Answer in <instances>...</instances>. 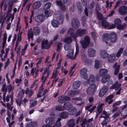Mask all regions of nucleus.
Here are the masks:
<instances>
[{
	"instance_id": "obj_35",
	"label": "nucleus",
	"mask_w": 127,
	"mask_h": 127,
	"mask_svg": "<svg viewBox=\"0 0 127 127\" xmlns=\"http://www.w3.org/2000/svg\"><path fill=\"white\" fill-rule=\"evenodd\" d=\"M48 43V41L47 40H46L45 41L41 43V48L42 49H47L45 46H47Z\"/></svg>"
},
{
	"instance_id": "obj_3",
	"label": "nucleus",
	"mask_w": 127,
	"mask_h": 127,
	"mask_svg": "<svg viewBox=\"0 0 127 127\" xmlns=\"http://www.w3.org/2000/svg\"><path fill=\"white\" fill-rule=\"evenodd\" d=\"M119 14L121 15H124L127 14V6H122L120 7L118 9Z\"/></svg>"
},
{
	"instance_id": "obj_50",
	"label": "nucleus",
	"mask_w": 127,
	"mask_h": 127,
	"mask_svg": "<svg viewBox=\"0 0 127 127\" xmlns=\"http://www.w3.org/2000/svg\"><path fill=\"white\" fill-rule=\"evenodd\" d=\"M7 87L9 93H10L11 91H13V88L11 84L8 85Z\"/></svg>"
},
{
	"instance_id": "obj_34",
	"label": "nucleus",
	"mask_w": 127,
	"mask_h": 127,
	"mask_svg": "<svg viewBox=\"0 0 127 127\" xmlns=\"http://www.w3.org/2000/svg\"><path fill=\"white\" fill-rule=\"evenodd\" d=\"M123 50V48L122 47L120 48L117 53L116 56L118 58L120 56L122 53Z\"/></svg>"
},
{
	"instance_id": "obj_12",
	"label": "nucleus",
	"mask_w": 127,
	"mask_h": 127,
	"mask_svg": "<svg viewBox=\"0 0 127 127\" xmlns=\"http://www.w3.org/2000/svg\"><path fill=\"white\" fill-rule=\"evenodd\" d=\"M95 51L92 48H89L88 50V55L90 57H94L95 55Z\"/></svg>"
},
{
	"instance_id": "obj_60",
	"label": "nucleus",
	"mask_w": 127,
	"mask_h": 127,
	"mask_svg": "<svg viewBox=\"0 0 127 127\" xmlns=\"http://www.w3.org/2000/svg\"><path fill=\"white\" fill-rule=\"evenodd\" d=\"M115 85H116L115 86V90H117L121 86V84H115Z\"/></svg>"
},
{
	"instance_id": "obj_25",
	"label": "nucleus",
	"mask_w": 127,
	"mask_h": 127,
	"mask_svg": "<svg viewBox=\"0 0 127 127\" xmlns=\"http://www.w3.org/2000/svg\"><path fill=\"white\" fill-rule=\"evenodd\" d=\"M109 35L108 33H104L102 36L103 40V41H108L109 38Z\"/></svg>"
},
{
	"instance_id": "obj_20",
	"label": "nucleus",
	"mask_w": 127,
	"mask_h": 127,
	"mask_svg": "<svg viewBox=\"0 0 127 127\" xmlns=\"http://www.w3.org/2000/svg\"><path fill=\"white\" fill-rule=\"evenodd\" d=\"M33 32L35 35H38L40 33V29L38 27H35L33 29Z\"/></svg>"
},
{
	"instance_id": "obj_8",
	"label": "nucleus",
	"mask_w": 127,
	"mask_h": 127,
	"mask_svg": "<svg viewBox=\"0 0 127 127\" xmlns=\"http://www.w3.org/2000/svg\"><path fill=\"white\" fill-rule=\"evenodd\" d=\"M74 53V50L73 49H71L67 52V54L66 55L70 59L72 60H74L76 59V58L77 56V55H74L73 57V55Z\"/></svg>"
},
{
	"instance_id": "obj_39",
	"label": "nucleus",
	"mask_w": 127,
	"mask_h": 127,
	"mask_svg": "<svg viewBox=\"0 0 127 127\" xmlns=\"http://www.w3.org/2000/svg\"><path fill=\"white\" fill-rule=\"evenodd\" d=\"M76 64H74V65H73V66H72L70 69V70L69 71L68 73V75H69L70 74H71L70 76H71L74 73V72L75 70H74L72 73V72L73 70V69L76 66Z\"/></svg>"
},
{
	"instance_id": "obj_49",
	"label": "nucleus",
	"mask_w": 127,
	"mask_h": 127,
	"mask_svg": "<svg viewBox=\"0 0 127 127\" xmlns=\"http://www.w3.org/2000/svg\"><path fill=\"white\" fill-rule=\"evenodd\" d=\"M74 32H75L74 30L72 28H70L68 30L67 33L68 35H69Z\"/></svg>"
},
{
	"instance_id": "obj_40",
	"label": "nucleus",
	"mask_w": 127,
	"mask_h": 127,
	"mask_svg": "<svg viewBox=\"0 0 127 127\" xmlns=\"http://www.w3.org/2000/svg\"><path fill=\"white\" fill-rule=\"evenodd\" d=\"M24 93V91L23 89H22L21 91L19 92L18 95V97L19 98L22 99L23 97Z\"/></svg>"
},
{
	"instance_id": "obj_14",
	"label": "nucleus",
	"mask_w": 127,
	"mask_h": 127,
	"mask_svg": "<svg viewBox=\"0 0 127 127\" xmlns=\"http://www.w3.org/2000/svg\"><path fill=\"white\" fill-rule=\"evenodd\" d=\"M80 84V82L79 81H75L73 84L72 88L74 89H77L79 87Z\"/></svg>"
},
{
	"instance_id": "obj_31",
	"label": "nucleus",
	"mask_w": 127,
	"mask_h": 127,
	"mask_svg": "<svg viewBox=\"0 0 127 127\" xmlns=\"http://www.w3.org/2000/svg\"><path fill=\"white\" fill-rule=\"evenodd\" d=\"M13 2H11V3L9 5L8 8V11L7 13V16H8V13L10 12L12 10V7L13 6Z\"/></svg>"
},
{
	"instance_id": "obj_63",
	"label": "nucleus",
	"mask_w": 127,
	"mask_h": 127,
	"mask_svg": "<svg viewBox=\"0 0 127 127\" xmlns=\"http://www.w3.org/2000/svg\"><path fill=\"white\" fill-rule=\"evenodd\" d=\"M8 7V3L5 2L4 4V6H3L4 11H5L6 10V8Z\"/></svg>"
},
{
	"instance_id": "obj_59",
	"label": "nucleus",
	"mask_w": 127,
	"mask_h": 127,
	"mask_svg": "<svg viewBox=\"0 0 127 127\" xmlns=\"http://www.w3.org/2000/svg\"><path fill=\"white\" fill-rule=\"evenodd\" d=\"M33 33L32 32V28L28 29V35H31V34H33Z\"/></svg>"
},
{
	"instance_id": "obj_4",
	"label": "nucleus",
	"mask_w": 127,
	"mask_h": 127,
	"mask_svg": "<svg viewBox=\"0 0 127 127\" xmlns=\"http://www.w3.org/2000/svg\"><path fill=\"white\" fill-rule=\"evenodd\" d=\"M117 37V35L114 32H112L109 34V39L110 42L112 43H114L116 42Z\"/></svg>"
},
{
	"instance_id": "obj_62",
	"label": "nucleus",
	"mask_w": 127,
	"mask_h": 127,
	"mask_svg": "<svg viewBox=\"0 0 127 127\" xmlns=\"http://www.w3.org/2000/svg\"><path fill=\"white\" fill-rule=\"evenodd\" d=\"M74 111L73 109H71L70 111V114L71 115H74L75 114V112Z\"/></svg>"
},
{
	"instance_id": "obj_38",
	"label": "nucleus",
	"mask_w": 127,
	"mask_h": 127,
	"mask_svg": "<svg viewBox=\"0 0 127 127\" xmlns=\"http://www.w3.org/2000/svg\"><path fill=\"white\" fill-rule=\"evenodd\" d=\"M51 5V4L49 2L47 3L43 6V9L45 10H46L49 8Z\"/></svg>"
},
{
	"instance_id": "obj_46",
	"label": "nucleus",
	"mask_w": 127,
	"mask_h": 127,
	"mask_svg": "<svg viewBox=\"0 0 127 127\" xmlns=\"http://www.w3.org/2000/svg\"><path fill=\"white\" fill-rule=\"evenodd\" d=\"M122 112H121V110H120L118 111L117 112L113 115V117L115 118L117 116H119L120 114Z\"/></svg>"
},
{
	"instance_id": "obj_27",
	"label": "nucleus",
	"mask_w": 127,
	"mask_h": 127,
	"mask_svg": "<svg viewBox=\"0 0 127 127\" xmlns=\"http://www.w3.org/2000/svg\"><path fill=\"white\" fill-rule=\"evenodd\" d=\"M52 11L46 10L44 12V13L47 17H48L50 16L52 14Z\"/></svg>"
},
{
	"instance_id": "obj_16",
	"label": "nucleus",
	"mask_w": 127,
	"mask_h": 127,
	"mask_svg": "<svg viewBox=\"0 0 127 127\" xmlns=\"http://www.w3.org/2000/svg\"><path fill=\"white\" fill-rule=\"evenodd\" d=\"M107 72L108 71L106 69L102 68L99 71V74L100 76H103L106 75Z\"/></svg>"
},
{
	"instance_id": "obj_21",
	"label": "nucleus",
	"mask_w": 127,
	"mask_h": 127,
	"mask_svg": "<svg viewBox=\"0 0 127 127\" xmlns=\"http://www.w3.org/2000/svg\"><path fill=\"white\" fill-rule=\"evenodd\" d=\"M51 24L54 27H58L59 25V23L58 20H54L51 22Z\"/></svg>"
},
{
	"instance_id": "obj_32",
	"label": "nucleus",
	"mask_w": 127,
	"mask_h": 127,
	"mask_svg": "<svg viewBox=\"0 0 127 127\" xmlns=\"http://www.w3.org/2000/svg\"><path fill=\"white\" fill-rule=\"evenodd\" d=\"M95 6V2L94 0H92L88 5V8L90 9H93Z\"/></svg>"
},
{
	"instance_id": "obj_1",
	"label": "nucleus",
	"mask_w": 127,
	"mask_h": 127,
	"mask_svg": "<svg viewBox=\"0 0 127 127\" xmlns=\"http://www.w3.org/2000/svg\"><path fill=\"white\" fill-rule=\"evenodd\" d=\"M88 81L90 86L87 90V93L88 95H93L95 92L97 88L96 85L94 83L95 82V76L92 75H90Z\"/></svg>"
},
{
	"instance_id": "obj_13",
	"label": "nucleus",
	"mask_w": 127,
	"mask_h": 127,
	"mask_svg": "<svg viewBox=\"0 0 127 127\" xmlns=\"http://www.w3.org/2000/svg\"><path fill=\"white\" fill-rule=\"evenodd\" d=\"M64 1V0H57L56 1V4L57 5L59 6L61 10L63 11H64V5L62 1Z\"/></svg>"
},
{
	"instance_id": "obj_19",
	"label": "nucleus",
	"mask_w": 127,
	"mask_h": 127,
	"mask_svg": "<svg viewBox=\"0 0 127 127\" xmlns=\"http://www.w3.org/2000/svg\"><path fill=\"white\" fill-rule=\"evenodd\" d=\"M68 127H74L75 124L73 120L71 119L68 121L67 123Z\"/></svg>"
},
{
	"instance_id": "obj_22",
	"label": "nucleus",
	"mask_w": 127,
	"mask_h": 127,
	"mask_svg": "<svg viewBox=\"0 0 127 127\" xmlns=\"http://www.w3.org/2000/svg\"><path fill=\"white\" fill-rule=\"evenodd\" d=\"M115 59V57L112 54L110 55L108 59V62L112 63H113Z\"/></svg>"
},
{
	"instance_id": "obj_23",
	"label": "nucleus",
	"mask_w": 127,
	"mask_h": 127,
	"mask_svg": "<svg viewBox=\"0 0 127 127\" xmlns=\"http://www.w3.org/2000/svg\"><path fill=\"white\" fill-rule=\"evenodd\" d=\"M101 24L102 26L104 28H107L109 26V23L106 20H103L101 22Z\"/></svg>"
},
{
	"instance_id": "obj_51",
	"label": "nucleus",
	"mask_w": 127,
	"mask_h": 127,
	"mask_svg": "<svg viewBox=\"0 0 127 127\" xmlns=\"http://www.w3.org/2000/svg\"><path fill=\"white\" fill-rule=\"evenodd\" d=\"M97 18L99 20H101L103 19V16L101 13L97 15Z\"/></svg>"
},
{
	"instance_id": "obj_36",
	"label": "nucleus",
	"mask_w": 127,
	"mask_h": 127,
	"mask_svg": "<svg viewBox=\"0 0 127 127\" xmlns=\"http://www.w3.org/2000/svg\"><path fill=\"white\" fill-rule=\"evenodd\" d=\"M117 28L119 30H123L126 27V24L124 25L120 24L118 26H116Z\"/></svg>"
},
{
	"instance_id": "obj_30",
	"label": "nucleus",
	"mask_w": 127,
	"mask_h": 127,
	"mask_svg": "<svg viewBox=\"0 0 127 127\" xmlns=\"http://www.w3.org/2000/svg\"><path fill=\"white\" fill-rule=\"evenodd\" d=\"M76 91H75L72 90L69 91L68 93V96L70 97H73L75 95L76 93Z\"/></svg>"
},
{
	"instance_id": "obj_18",
	"label": "nucleus",
	"mask_w": 127,
	"mask_h": 127,
	"mask_svg": "<svg viewBox=\"0 0 127 127\" xmlns=\"http://www.w3.org/2000/svg\"><path fill=\"white\" fill-rule=\"evenodd\" d=\"M110 77L109 75H107L102 77L101 80V82L103 83H105L110 78Z\"/></svg>"
},
{
	"instance_id": "obj_37",
	"label": "nucleus",
	"mask_w": 127,
	"mask_h": 127,
	"mask_svg": "<svg viewBox=\"0 0 127 127\" xmlns=\"http://www.w3.org/2000/svg\"><path fill=\"white\" fill-rule=\"evenodd\" d=\"M81 22V24L83 26H85L86 23V19L85 16H83L82 17Z\"/></svg>"
},
{
	"instance_id": "obj_61",
	"label": "nucleus",
	"mask_w": 127,
	"mask_h": 127,
	"mask_svg": "<svg viewBox=\"0 0 127 127\" xmlns=\"http://www.w3.org/2000/svg\"><path fill=\"white\" fill-rule=\"evenodd\" d=\"M71 100L70 98L67 96H64V101H70Z\"/></svg>"
},
{
	"instance_id": "obj_29",
	"label": "nucleus",
	"mask_w": 127,
	"mask_h": 127,
	"mask_svg": "<svg viewBox=\"0 0 127 127\" xmlns=\"http://www.w3.org/2000/svg\"><path fill=\"white\" fill-rule=\"evenodd\" d=\"M114 23L116 25L118 26L120 24H121L122 22L120 19L116 18L115 19Z\"/></svg>"
},
{
	"instance_id": "obj_44",
	"label": "nucleus",
	"mask_w": 127,
	"mask_h": 127,
	"mask_svg": "<svg viewBox=\"0 0 127 127\" xmlns=\"http://www.w3.org/2000/svg\"><path fill=\"white\" fill-rule=\"evenodd\" d=\"M120 66L119 65H118L116 68H115L114 74L115 75H117L119 72Z\"/></svg>"
},
{
	"instance_id": "obj_54",
	"label": "nucleus",
	"mask_w": 127,
	"mask_h": 127,
	"mask_svg": "<svg viewBox=\"0 0 127 127\" xmlns=\"http://www.w3.org/2000/svg\"><path fill=\"white\" fill-rule=\"evenodd\" d=\"M107 120L104 119V120L101 123V124L102 126H104V125H105V126H106L107 125V123L109 121L108 120L107 121Z\"/></svg>"
},
{
	"instance_id": "obj_28",
	"label": "nucleus",
	"mask_w": 127,
	"mask_h": 127,
	"mask_svg": "<svg viewBox=\"0 0 127 127\" xmlns=\"http://www.w3.org/2000/svg\"><path fill=\"white\" fill-rule=\"evenodd\" d=\"M30 107L31 108L34 107L35 105L37 103V100H36L33 101L31 100H30Z\"/></svg>"
},
{
	"instance_id": "obj_55",
	"label": "nucleus",
	"mask_w": 127,
	"mask_h": 127,
	"mask_svg": "<svg viewBox=\"0 0 127 127\" xmlns=\"http://www.w3.org/2000/svg\"><path fill=\"white\" fill-rule=\"evenodd\" d=\"M56 109L57 110L62 111L63 110L64 107L60 106H58L56 107Z\"/></svg>"
},
{
	"instance_id": "obj_42",
	"label": "nucleus",
	"mask_w": 127,
	"mask_h": 127,
	"mask_svg": "<svg viewBox=\"0 0 127 127\" xmlns=\"http://www.w3.org/2000/svg\"><path fill=\"white\" fill-rule=\"evenodd\" d=\"M58 102L60 103H63L64 102V96L63 95L60 96L58 98Z\"/></svg>"
},
{
	"instance_id": "obj_7",
	"label": "nucleus",
	"mask_w": 127,
	"mask_h": 127,
	"mask_svg": "<svg viewBox=\"0 0 127 127\" xmlns=\"http://www.w3.org/2000/svg\"><path fill=\"white\" fill-rule=\"evenodd\" d=\"M87 72V70L86 68H84L81 69L80 72L81 77L85 79H87L88 78Z\"/></svg>"
},
{
	"instance_id": "obj_52",
	"label": "nucleus",
	"mask_w": 127,
	"mask_h": 127,
	"mask_svg": "<svg viewBox=\"0 0 127 127\" xmlns=\"http://www.w3.org/2000/svg\"><path fill=\"white\" fill-rule=\"evenodd\" d=\"M121 103V101H119L115 102L112 105V106L113 107H114L117 105H120Z\"/></svg>"
},
{
	"instance_id": "obj_6",
	"label": "nucleus",
	"mask_w": 127,
	"mask_h": 127,
	"mask_svg": "<svg viewBox=\"0 0 127 127\" xmlns=\"http://www.w3.org/2000/svg\"><path fill=\"white\" fill-rule=\"evenodd\" d=\"M45 16L42 14L39 15L35 18V21L38 23H41L43 22L45 20Z\"/></svg>"
},
{
	"instance_id": "obj_5",
	"label": "nucleus",
	"mask_w": 127,
	"mask_h": 127,
	"mask_svg": "<svg viewBox=\"0 0 127 127\" xmlns=\"http://www.w3.org/2000/svg\"><path fill=\"white\" fill-rule=\"evenodd\" d=\"M71 21L72 27L75 29L78 28L79 26L80 23L77 18H74L72 19Z\"/></svg>"
},
{
	"instance_id": "obj_10",
	"label": "nucleus",
	"mask_w": 127,
	"mask_h": 127,
	"mask_svg": "<svg viewBox=\"0 0 127 127\" xmlns=\"http://www.w3.org/2000/svg\"><path fill=\"white\" fill-rule=\"evenodd\" d=\"M55 122V119L52 117L48 118L45 120L46 123L49 126L53 125L54 124Z\"/></svg>"
},
{
	"instance_id": "obj_17",
	"label": "nucleus",
	"mask_w": 127,
	"mask_h": 127,
	"mask_svg": "<svg viewBox=\"0 0 127 127\" xmlns=\"http://www.w3.org/2000/svg\"><path fill=\"white\" fill-rule=\"evenodd\" d=\"M33 8L34 9H36L40 6L41 3L39 1H37L34 3L33 4Z\"/></svg>"
},
{
	"instance_id": "obj_43",
	"label": "nucleus",
	"mask_w": 127,
	"mask_h": 127,
	"mask_svg": "<svg viewBox=\"0 0 127 127\" xmlns=\"http://www.w3.org/2000/svg\"><path fill=\"white\" fill-rule=\"evenodd\" d=\"M114 96L113 95L111 94L107 97L105 98V101L107 102L108 100L110 99H112L114 97Z\"/></svg>"
},
{
	"instance_id": "obj_47",
	"label": "nucleus",
	"mask_w": 127,
	"mask_h": 127,
	"mask_svg": "<svg viewBox=\"0 0 127 127\" xmlns=\"http://www.w3.org/2000/svg\"><path fill=\"white\" fill-rule=\"evenodd\" d=\"M91 34L94 40L95 41L96 38V33L94 32H92L91 33Z\"/></svg>"
},
{
	"instance_id": "obj_24",
	"label": "nucleus",
	"mask_w": 127,
	"mask_h": 127,
	"mask_svg": "<svg viewBox=\"0 0 127 127\" xmlns=\"http://www.w3.org/2000/svg\"><path fill=\"white\" fill-rule=\"evenodd\" d=\"M61 120L60 118H58L56 123L52 126V127H60L61 126V124L60 121Z\"/></svg>"
},
{
	"instance_id": "obj_64",
	"label": "nucleus",
	"mask_w": 127,
	"mask_h": 127,
	"mask_svg": "<svg viewBox=\"0 0 127 127\" xmlns=\"http://www.w3.org/2000/svg\"><path fill=\"white\" fill-rule=\"evenodd\" d=\"M84 6H86L87 4V0H81Z\"/></svg>"
},
{
	"instance_id": "obj_57",
	"label": "nucleus",
	"mask_w": 127,
	"mask_h": 127,
	"mask_svg": "<svg viewBox=\"0 0 127 127\" xmlns=\"http://www.w3.org/2000/svg\"><path fill=\"white\" fill-rule=\"evenodd\" d=\"M62 45V43L59 42L58 43L57 45V51H59L61 48Z\"/></svg>"
},
{
	"instance_id": "obj_58",
	"label": "nucleus",
	"mask_w": 127,
	"mask_h": 127,
	"mask_svg": "<svg viewBox=\"0 0 127 127\" xmlns=\"http://www.w3.org/2000/svg\"><path fill=\"white\" fill-rule=\"evenodd\" d=\"M76 51L75 54L77 55L79 51V47L78 44H76Z\"/></svg>"
},
{
	"instance_id": "obj_2",
	"label": "nucleus",
	"mask_w": 127,
	"mask_h": 127,
	"mask_svg": "<svg viewBox=\"0 0 127 127\" xmlns=\"http://www.w3.org/2000/svg\"><path fill=\"white\" fill-rule=\"evenodd\" d=\"M90 42V39L88 36H85L84 40H81L80 43L82 47L84 49L86 48L89 46Z\"/></svg>"
},
{
	"instance_id": "obj_33",
	"label": "nucleus",
	"mask_w": 127,
	"mask_h": 127,
	"mask_svg": "<svg viewBox=\"0 0 127 127\" xmlns=\"http://www.w3.org/2000/svg\"><path fill=\"white\" fill-rule=\"evenodd\" d=\"M94 66L95 68L96 69H98L100 67V62L98 60H95Z\"/></svg>"
},
{
	"instance_id": "obj_26",
	"label": "nucleus",
	"mask_w": 127,
	"mask_h": 127,
	"mask_svg": "<svg viewBox=\"0 0 127 127\" xmlns=\"http://www.w3.org/2000/svg\"><path fill=\"white\" fill-rule=\"evenodd\" d=\"M72 41V39L70 37H68L64 39V42L68 44H70Z\"/></svg>"
},
{
	"instance_id": "obj_15",
	"label": "nucleus",
	"mask_w": 127,
	"mask_h": 127,
	"mask_svg": "<svg viewBox=\"0 0 127 127\" xmlns=\"http://www.w3.org/2000/svg\"><path fill=\"white\" fill-rule=\"evenodd\" d=\"M101 57L103 58H107L108 57V54L104 50H101L100 52Z\"/></svg>"
},
{
	"instance_id": "obj_56",
	"label": "nucleus",
	"mask_w": 127,
	"mask_h": 127,
	"mask_svg": "<svg viewBox=\"0 0 127 127\" xmlns=\"http://www.w3.org/2000/svg\"><path fill=\"white\" fill-rule=\"evenodd\" d=\"M49 70V68H47L44 71V73L42 74V77L41 80H42L44 78V76L45 74H46L47 72H48V71Z\"/></svg>"
},
{
	"instance_id": "obj_11",
	"label": "nucleus",
	"mask_w": 127,
	"mask_h": 127,
	"mask_svg": "<svg viewBox=\"0 0 127 127\" xmlns=\"http://www.w3.org/2000/svg\"><path fill=\"white\" fill-rule=\"evenodd\" d=\"M107 91V89L106 87H104L102 88L99 91V95L100 97H102L105 94Z\"/></svg>"
},
{
	"instance_id": "obj_53",
	"label": "nucleus",
	"mask_w": 127,
	"mask_h": 127,
	"mask_svg": "<svg viewBox=\"0 0 127 127\" xmlns=\"http://www.w3.org/2000/svg\"><path fill=\"white\" fill-rule=\"evenodd\" d=\"M63 15H60V18L59 19V20L60 23L61 24H62L63 21Z\"/></svg>"
},
{
	"instance_id": "obj_9",
	"label": "nucleus",
	"mask_w": 127,
	"mask_h": 127,
	"mask_svg": "<svg viewBox=\"0 0 127 127\" xmlns=\"http://www.w3.org/2000/svg\"><path fill=\"white\" fill-rule=\"evenodd\" d=\"M86 32V30L85 29L79 28L76 30V33L77 36L81 37L85 34Z\"/></svg>"
},
{
	"instance_id": "obj_41",
	"label": "nucleus",
	"mask_w": 127,
	"mask_h": 127,
	"mask_svg": "<svg viewBox=\"0 0 127 127\" xmlns=\"http://www.w3.org/2000/svg\"><path fill=\"white\" fill-rule=\"evenodd\" d=\"M101 115H105V116H104V119L107 120V119L109 118V115L108 114H107V112L105 111V110H104L102 112V113L101 114Z\"/></svg>"
},
{
	"instance_id": "obj_45",
	"label": "nucleus",
	"mask_w": 127,
	"mask_h": 127,
	"mask_svg": "<svg viewBox=\"0 0 127 127\" xmlns=\"http://www.w3.org/2000/svg\"><path fill=\"white\" fill-rule=\"evenodd\" d=\"M64 49L66 51H68L70 50L73 49H71V46H70V45L69 44L64 45Z\"/></svg>"
},
{
	"instance_id": "obj_48",
	"label": "nucleus",
	"mask_w": 127,
	"mask_h": 127,
	"mask_svg": "<svg viewBox=\"0 0 127 127\" xmlns=\"http://www.w3.org/2000/svg\"><path fill=\"white\" fill-rule=\"evenodd\" d=\"M70 36L74 39L78 37L76 33H75V32L70 34Z\"/></svg>"
}]
</instances>
